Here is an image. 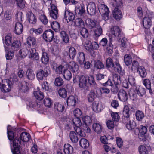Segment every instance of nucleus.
<instances>
[{"instance_id":"680f3d73","label":"nucleus","mask_w":154,"mask_h":154,"mask_svg":"<svg viewBox=\"0 0 154 154\" xmlns=\"http://www.w3.org/2000/svg\"><path fill=\"white\" fill-rule=\"evenodd\" d=\"M27 42L29 45H35L36 44V41L34 37H29L27 38Z\"/></svg>"},{"instance_id":"4c0bfd02","label":"nucleus","mask_w":154,"mask_h":154,"mask_svg":"<svg viewBox=\"0 0 154 154\" xmlns=\"http://www.w3.org/2000/svg\"><path fill=\"white\" fill-rule=\"evenodd\" d=\"M36 50L35 49H31L30 50V55L29 56V58L35 59L36 60H38L39 59L38 54V53H34V51L35 52Z\"/></svg>"},{"instance_id":"79ce46f5","label":"nucleus","mask_w":154,"mask_h":154,"mask_svg":"<svg viewBox=\"0 0 154 154\" xmlns=\"http://www.w3.org/2000/svg\"><path fill=\"white\" fill-rule=\"evenodd\" d=\"M63 76L66 80H70L72 78V74L71 71L69 69H64Z\"/></svg>"},{"instance_id":"f03ea898","label":"nucleus","mask_w":154,"mask_h":154,"mask_svg":"<svg viewBox=\"0 0 154 154\" xmlns=\"http://www.w3.org/2000/svg\"><path fill=\"white\" fill-rule=\"evenodd\" d=\"M147 130L146 127L141 125L139 128H136L134 130L135 134H138L139 138L140 140L144 141L146 140V137Z\"/></svg>"},{"instance_id":"72a5a7b5","label":"nucleus","mask_w":154,"mask_h":154,"mask_svg":"<svg viewBox=\"0 0 154 154\" xmlns=\"http://www.w3.org/2000/svg\"><path fill=\"white\" fill-rule=\"evenodd\" d=\"M102 29L100 26H97L94 30V38H96L101 35L102 33Z\"/></svg>"},{"instance_id":"412c9836","label":"nucleus","mask_w":154,"mask_h":154,"mask_svg":"<svg viewBox=\"0 0 154 154\" xmlns=\"http://www.w3.org/2000/svg\"><path fill=\"white\" fill-rule=\"evenodd\" d=\"M94 68L96 70L104 68L105 66L100 60H96L94 61Z\"/></svg>"},{"instance_id":"f3484780","label":"nucleus","mask_w":154,"mask_h":154,"mask_svg":"<svg viewBox=\"0 0 154 154\" xmlns=\"http://www.w3.org/2000/svg\"><path fill=\"white\" fill-rule=\"evenodd\" d=\"M48 76V72L47 71H44L43 70L40 69L37 71L36 77L38 79L42 80L43 78H45Z\"/></svg>"},{"instance_id":"09e8293b","label":"nucleus","mask_w":154,"mask_h":154,"mask_svg":"<svg viewBox=\"0 0 154 154\" xmlns=\"http://www.w3.org/2000/svg\"><path fill=\"white\" fill-rule=\"evenodd\" d=\"M135 92L139 96L141 97L145 94L146 93L145 89L141 87H136Z\"/></svg>"},{"instance_id":"de8ad7c7","label":"nucleus","mask_w":154,"mask_h":154,"mask_svg":"<svg viewBox=\"0 0 154 154\" xmlns=\"http://www.w3.org/2000/svg\"><path fill=\"white\" fill-rule=\"evenodd\" d=\"M135 116L137 119L139 121H141L144 117V113L142 111L140 110L136 111Z\"/></svg>"},{"instance_id":"13d9d810","label":"nucleus","mask_w":154,"mask_h":154,"mask_svg":"<svg viewBox=\"0 0 154 154\" xmlns=\"http://www.w3.org/2000/svg\"><path fill=\"white\" fill-rule=\"evenodd\" d=\"M41 60L42 62L45 64H47L48 63V54L46 52H43Z\"/></svg>"},{"instance_id":"3c124183","label":"nucleus","mask_w":154,"mask_h":154,"mask_svg":"<svg viewBox=\"0 0 154 154\" xmlns=\"http://www.w3.org/2000/svg\"><path fill=\"white\" fill-rule=\"evenodd\" d=\"M72 124H73L76 127L82 125L81 121L79 117H75L72 120Z\"/></svg>"},{"instance_id":"f704fd0d","label":"nucleus","mask_w":154,"mask_h":154,"mask_svg":"<svg viewBox=\"0 0 154 154\" xmlns=\"http://www.w3.org/2000/svg\"><path fill=\"white\" fill-rule=\"evenodd\" d=\"M114 64L115 63L113 62L111 58H108L107 59L106 63V66L107 69H112L113 67L114 66Z\"/></svg>"},{"instance_id":"864d4df0","label":"nucleus","mask_w":154,"mask_h":154,"mask_svg":"<svg viewBox=\"0 0 154 154\" xmlns=\"http://www.w3.org/2000/svg\"><path fill=\"white\" fill-rule=\"evenodd\" d=\"M76 12H77L78 14L82 15L85 13V8L83 4H81L75 9Z\"/></svg>"},{"instance_id":"37998d69","label":"nucleus","mask_w":154,"mask_h":154,"mask_svg":"<svg viewBox=\"0 0 154 154\" xmlns=\"http://www.w3.org/2000/svg\"><path fill=\"white\" fill-rule=\"evenodd\" d=\"M58 94L60 97L65 98L67 95V91L64 88H61L58 90Z\"/></svg>"},{"instance_id":"39448f33","label":"nucleus","mask_w":154,"mask_h":154,"mask_svg":"<svg viewBox=\"0 0 154 154\" xmlns=\"http://www.w3.org/2000/svg\"><path fill=\"white\" fill-rule=\"evenodd\" d=\"M100 97V91L99 89L91 90L88 94L87 98L89 102H91L97 97Z\"/></svg>"},{"instance_id":"69168bd1","label":"nucleus","mask_w":154,"mask_h":154,"mask_svg":"<svg viewBox=\"0 0 154 154\" xmlns=\"http://www.w3.org/2000/svg\"><path fill=\"white\" fill-rule=\"evenodd\" d=\"M75 23L77 26L80 27L84 24V22L81 19L78 18L75 20Z\"/></svg>"},{"instance_id":"a878e982","label":"nucleus","mask_w":154,"mask_h":154,"mask_svg":"<svg viewBox=\"0 0 154 154\" xmlns=\"http://www.w3.org/2000/svg\"><path fill=\"white\" fill-rule=\"evenodd\" d=\"M86 24L88 28L91 29L95 26L96 23L95 20L88 18L86 20Z\"/></svg>"},{"instance_id":"4d7b16f0","label":"nucleus","mask_w":154,"mask_h":154,"mask_svg":"<svg viewBox=\"0 0 154 154\" xmlns=\"http://www.w3.org/2000/svg\"><path fill=\"white\" fill-rule=\"evenodd\" d=\"M51 26L52 29L55 31L60 29V24L57 21H54L52 22L51 23Z\"/></svg>"},{"instance_id":"20e7f679","label":"nucleus","mask_w":154,"mask_h":154,"mask_svg":"<svg viewBox=\"0 0 154 154\" xmlns=\"http://www.w3.org/2000/svg\"><path fill=\"white\" fill-rule=\"evenodd\" d=\"M98 9L100 14L102 15V19L105 21L108 20L109 18V11L107 6L101 4L99 6Z\"/></svg>"},{"instance_id":"a211bd4d","label":"nucleus","mask_w":154,"mask_h":154,"mask_svg":"<svg viewBox=\"0 0 154 154\" xmlns=\"http://www.w3.org/2000/svg\"><path fill=\"white\" fill-rule=\"evenodd\" d=\"M27 17L29 22L32 24H35L36 22V18L31 11H28L26 14Z\"/></svg>"},{"instance_id":"cd10ccee","label":"nucleus","mask_w":154,"mask_h":154,"mask_svg":"<svg viewBox=\"0 0 154 154\" xmlns=\"http://www.w3.org/2000/svg\"><path fill=\"white\" fill-rule=\"evenodd\" d=\"M26 78L29 80H32L35 78V75L33 70L30 68H28L26 72Z\"/></svg>"},{"instance_id":"b1692460","label":"nucleus","mask_w":154,"mask_h":154,"mask_svg":"<svg viewBox=\"0 0 154 154\" xmlns=\"http://www.w3.org/2000/svg\"><path fill=\"white\" fill-rule=\"evenodd\" d=\"M11 49L14 51H17L21 47V42L19 40L14 41L11 44Z\"/></svg>"},{"instance_id":"774afa93","label":"nucleus","mask_w":154,"mask_h":154,"mask_svg":"<svg viewBox=\"0 0 154 154\" xmlns=\"http://www.w3.org/2000/svg\"><path fill=\"white\" fill-rule=\"evenodd\" d=\"M128 81L129 84L131 86H134L135 84V78L131 75H128Z\"/></svg>"},{"instance_id":"473e14b6","label":"nucleus","mask_w":154,"mask_h":154,"mask_svg":"<svg viewBox=\"0 0 154 154\" xmlns=\"http://www.w3.org/2000/svg\"><path fill=\"white\" fill-rule=\"evenodd\" d=\"M28 84L26 82L24 81L22 83H20L19 86L20 89L24 93H27L29 91V87L28 86Z\"/></svg>"},{"instance_id":"9b49d317","label":"nucleus","mask_w":154,"mask_h":154,"mask_svg":"<svg viewBox=\"0 0 154 154\" xmlns=\"http://www.w3.org/2000/svg\"><path fill=\"white\" fill-rule=\"evenodd\" d=\"M88 13L91 15H94L96 12V5L94 3L90 2L87 7Z\"/></svg>"},{"instance_id":"052dcab7","label":"nucleus","mask_w":154,"mask_h":154,"mask_svg":"<svg viewBox=\"0 0 154 154\" xmlns=\"http://www.w3.org/2000/svg\"><path fill=\"white\" fill-rule=\"evenodd\" d=\"M106 50L109 54H112L113 53V45L112 44V38H110L108 46L107 47Z\"/></svg>"},{"instance_id":"49530a36","label":"nucleus","mask_w":154,"mask_h":154,"mask_svg":"<svg viewBox=\"0 0 154 154\" xmlns=\"http://www.w3.org/2000/svg\"><path fill=\"white\" fill-rule=\"evenodd\" d=\"M124 60L125 64L127 66L130 65L132 61V60L131 58V56L128 54H125L124 56Z\"/></svg>"},{"instance_id":"c9c22d12","label":"nucleus","mask_w":154,"mask_h":154,"mask_svg":"<svg viewBox=\"0 0 154 154\" xmlns=\"http://www.w3.org/2000/svg\"><path fill=\"white\" fill-rule=\"evenodd\" d=\"M54 108L58 112H62L64 110L65 107L63 104L57 102L55 103L54 105Z\"/></svg>"},{"instance_id":"bf43d9fd","label":"nucleus","mask_w":154,"mask_h":154,"mask_svg":"<svg viewBox=\"0 0 154 154\" xmlns=\"http://www.w3.org/2000/svg\"><path fill=\"white\" fill-rule=\"evenodd\" d=\"M139 151L140 154H148V151L144 146L141 145L139 147Z\"/></svg>"},{"instance_id":"c756f323","label":"nucleus","mask_w":154,"mask_h":154,"mask_svg":"<svg viewBox=\"0 0 154 154\" xmlns=\"http://www.w3.org/2000/svg\"><path fill=\"white\" fill-rule=\"evenodd\" d=\"M79 144L81 147L84 149L87 148L89 146V141L84 138H82L80 140Z\"/></svg>"},{"instance_id":"a18cd8bd","label":"nucleus","mask_w":154,"mask_h":154,"mask_svg":"<svg viewBox=\"0 0 154 154\" xmlns=\"http://www.w3.org/2000/svg\"><path fill=\"white\" fill-rule=\"evenodd\" d=\"M80 33L84 38H87L88 36L89 33L88 30L85 27L81 28L80 29Z\"/></svg>"},{"instance_id":"f8f14e48","label":"nucleus","mask_w":154,"mask_h":154,"mask_svg":"<svg viewBox=\"0 0 154 154\" xmlns=\"http://www.w3.org/2000/svg\"><path fill=\"white\" fill-rule=\"evenodd\" d=\"M17 138H18L20 142L21 140L24 142H28L29 140V133L26 132H23L20 134V139L18 137H16L15 138L13 141Z\"/></svg>"},{"instance_id":"423d86ee","label":"nucleus","mask_w":154,"mask_h":154,"mask_svg":"<svg viewBox=\"0 0 154 154\" xmlns=\"http://www.w3.org/2000/svg\"><path fill=\"white\" fill-rule=\"evenodd\" d=\"M129 109L127 106H124L123 111L124 118H123L122 122L123 123L126 125L131 121L129 118Z\"/></svg>"},{"instance_id":"ddd939ff","label":"nucleus","mask_w":154,"mask_h":154,"mask_svg":"<svg viewBox=\"0 0 154 154\" xmlns=\"http://www.w3.org/2000/svg\"><path fill=\"white\" fill-rule=\"evenodd\" d=\"M64 18L67 21L68 23V20L69 21H72L75 18V16L74 14L68 11H65L64 12Z\"/></svg>"},{"instance_id":"7c9ffc66","label":"nucleus","mask_w":154,"mask_h":154,"mask_svg":"<svg viewBox=\"0 0 154 154\" xmlns=\"http://www.w3.org/2000/svg\"><path fill=\"white\" fill-rule=\"evenodd\" d=\"M33 94L36 99L38 100H41L44 97L43 93L40 91L39 90L35 91L33 92Z\"/></svg>"},{"instance_id":"338daca9","label":"nucleus","mask_w":154,"mask_h":154,"mask_svg":"<svg viewBox=\"0 0 154 154\" xmlns=\"http://www.w3.org/2000/svg\"><path fill=\"white\" fill-rule=\"evenodd\" d=\"M11 83H12L13 85L14 83H16L17 82L18 79L16 75H11L10 76L9 79Z\"/></svg>"},{"instance_id":"c03bdc74","label":"nucleus","mask_w":154,"mask_h":154,"mask_svg":"<svg viewBox=\"0 0 154 154\" xmlns=\"http://www.w3.org/2000/svg\"><path fill=\"white\" fill-rule=\"evenodd\" d=\"M113 81L116 85H119L121 82L120 75L117 74H114L113 77Z\"/></svg>"},{"instance_id":"a19ab883","label":"nucleus","mask_w":154,"mask_h":154,"mask_svg":"<svg viewBox=\"0 0 154 154\" xmlns=\"http://www.w3.org/2000/svg\"><path fill=\"white\" fill-rule=\"evenodd\" d=\"M82 121L84 123L85 126L86 125H90L91 124L92 122L91 119V117L88 116H86L83 117Z\"/></svg>"},{"instance_id":"5701e85b","label":"nucleus","mask_w":154,"mask_h":154,"mask_svg":"<svg viewBox=\"0 0 154 154\" xmlns=\"http://www.w3.org/2000/svg\"><path fill=\"white\" fill-rule=\"evenodd\" d=\"M73 151V147L69 144H65L63 151L65 154H72Z\"/></svg>"},{"instance_id":"c85d7f7f","label":"nucleus","mask_w":154,"mask_h":154,"mask_svg":"<svg viewBox=\"0 0 154 154\" xmlns=\"http://www.w3.org/2000/svg\"><path fill=\"white\" fill-rule=\"evenodd\" d=\"M76 102L75 98L72 95L69 96L67 100V104L69 106H75Z\"/></svg>"},{"instance_id":"4be33fe9","label":"nucleus","mask_w":154,"mask_h":154,"mask_svg":"<svg viewBox=\"0 0 154 154\" xmlns=\"http://www.w3.org/2000/svg\"><path fill=\"white\" fill-rule=\"evenodd\" d=\"M60 36L62 41L64 43L67 44L69 42V37L66 32L61 31L60 33Z\"/></svg>"},{"instance_id":"f257e3e1","label":"nucleus","mask_w":154,"mask_h":154,"mask_svg":"<svg viewBox=\"0 0 154 154\" xmlns=\"http://www.w3.org/2000/svg\"><path fill=\"white\" fill-rule=\"evenodd\" d=\"M88 78L87 76L84 75H76L73 78L74 83H78L79 87L80 88L84 89L87 87Z\"/></svg>"},{"instance_id":"393cba45","label":"nucleus","mask_w":154,"mask_h":154,"mask_svg":"<svg viewBox=\"0 0 154 154\" xmlns=\"http://www.w3.org/2000/svg\"><path fill=\"white\" fill-rule=\"evenodd\" d=\"M70 138L72 142L76 143L78 141L79 138L76 133L73 131H70L69 134Z\"/></svg>"},{"instance_id":"58836bf2","label":"nucleus","mask_w":154,"mask_h":154,"mask_svg":"<svg viewBox=\"0 0 154 154\" xmlns=\"http://www.w3.org/2000/svg\"><path fill=\"white\" fill-rule=\"evenodd\" d=\"M137 71L139 72L140 76L142 78L145 77L146 76L147 72L146 69L143 66H140L137 68Z\"/></svg>"},{"instance_id":"2eb2a0df","label":"nucleus","mask_w":154,"mask_h":154,"mask_svg":"<svg viewBox=\"0 0 154 154\" xmlns=\"http://www.w3.org/2000/svg\"><path fill=\"white\" fill-rule=\"evenodd\" d=\"M92 105L93 110L97 112H100L103 109L101 103L98 101L94 102Z\"/></svg>"},{"instance_id":"8fccbe9b","label":"nucleus","mask_w":154,"mask_h":154,"mask_svg":"<svg viewBox=\"0 0 154 154\" xmlns=\"http://www.w3.org/2000/svg\"><path fill=\"white\" fill-rule=\"evenodd\" d=\"M64 81L62 78L60 77H58L56 78L55 79L54 85L57 86H60L63 84Z\"/></svg>"},{"instance_id":"603ef678","label":"nucleus","mask_w":154,"mask_h":154,"mask_svg":"<svg viewBox=\"0 0 154 154\" xmlns=\"http://www.w3.org/2000/svg\"><path fill=\"white\" fill-rule=\"evenodd\" d=\"M136 126V124L134 121L133 120L131 121L126 125V128L129 130H132L135 128Z\"/></svg>"},{"instance_id":"7ed1b4c3","label":"nucleus","mask_w":154,"mask_h":154,"mask_svg":"<svg viewBox=\"0 0 154 154\" xmlns=\"http://www.w3.org/2000/svg\"><path fill=\"white\" fill-rule=\"evenodd\" d=\"M17 19L18 22H17L15 24L14 31L17 35H20L22 33L23 30V26L20 21H22V13H20L16 14Z\"/></svg>"},{"instance_id":"ea45409f","label":"nucleus","mask_w":154,"mask_h":154,"mask_svg":"<svg viewBox=\"0 0 154 154\" xmlns=\"http://www.w3.org/2000/svg\"><path fill=\"white\" fill-rule=\"evenodd\" d=\"M76 54V50L74 47H71L69 48V54L71 59L73 60Z\"/></svg>"},{"instance_id":"0e129e2a","label":"nucleus","mask_w":154,"mask_h":154,"mask_svg":"<svg viewBox=\"0 0 154 154\" xmlns=\"http://www.w3.org/2000/svg\"><path fill=\"white\" fill-rule=\"evenodd\" d=\"M74 128L76 134H78L79 135L82 137H83L85 136V134H84V133L82 131L81 128L79 127V126H75Z\"/></svg>"},{"instance_id":"6e6552de","label":"nucleus","mask_w":154,"mask_h":154,"mask_svg":"<svg viewBox=\"0 0 154 154\" xmlns=\"http://www.w3.org/2000/svg\"><path fill=\"white\" fill-rule=\"evenodd\" d=\"M152 18V16L150 15L149 17L146 16L143 18V25L146 29H149L151 26V19Z\"/></svg>"},{"instance_id":"6ab92c4d","label":"nucleus","mask_w":154,"mask_h":154,"mask_svg":"<svg viewBox=\"0 0 154 154\" xmlns=\"http://www.w3.org/2000/svg\"><path fill=\"white\" fill-rule=\"evenodd\" d=\"M112 69L114 70L121 75H123L124 74L122 72V67L118 61H116L115 62L114 66L113 67Z\"/></svg>"},{"instance_id":"e433bc0d","label":"nucleus","mask_w":154,"mask_h":154,"mask_svg":"<svg viewBox=\"0 0 154 154\" xmlns=\"http://www.w3.org/2000/svg\"><path fill=\"white\" fill-rule=\"evenodd\" d=\"M29 51L26 48H23L20 50L19 52V56L20 58H24L27 55Z\"/></svg>"},{"instance_id":"5fc2aeb1","label":"nucleus","mask_w":154,"mask_h":154,"mask_svg":"<svg viewBox=\"0 0 154 154\" xmlns=\"http://www.w3.org/2000/svg\"><path fill=\"white\" fill-rule=\"evenodd\" d=\"M10 126V125H8L7 127V134H8V137L9 139V140L10 141H12L13 142V140L15 139L14 138V133L13 132L11 131H9V126Z\"/></svg>"},{"instance_id":"2f4dec72","label":"nucleus","mask_w":154,"mask_h":154,"mask_svg":"<svg viewBox=\"0 0 154 154\" xmlns=\"http://www.w3.org/2000/svg\"><path fill=\"white\" fill-rule=\"evenodd\" d=\"M92 128L94 131L98 134H100L102 132V127L99 123H94L92 125Z\"/></svg>"},{"instance_id":"e2e57ef3","label":"nucleus","mask_w":154,"mask_h":154,"mask_svg":"<svg viewBox=\"0 0 154 154\" xmlns=\"http://www.w3.org/2000/svg\"><path fill=\"white\" fill-rule=\"evenodd\" d=\"M112 121L115 122H117L119 121L120 117L117 112H112L111 113Z\"/></svg>"},{"instance_id":"6e6d98bb","label":"nucleus","mask_w":154,"mask_h":154,"mask_svg":"<svg viewBox=\"0 0 154 154\" xmlns=\"http://www.w3.org/2000/svg\"><path fill=\"white\" fill-rule=\"evenodd\" d=\"M97 80L105 82L107 80V76L103 74L98 73L96 75Z\"/></svg>"},{"instance_id":"0eeeda50","label":"nucleus","mask_w":154,"mask_h":154,"mask_svg":"<svg viewBox=\"0 0 154 154\" xmlns=\"http://www.w3.org/2000/svg\"><path fill=\"white\" fill-rule=\"evenodd\" d=\"M111 32L112 34L115 37L120 38L122 36V32L121 31L119 27L117 26H115L112 27L111 29Z\"/></svg>"},{"instance_id":"4468645a","label":"nucleus","mask_w":154,"mask_h":154,"mask_svg":"<svg viewBox=\"0 0 154 154\" xmlns=\"http://www.w3.org/2000/svg\"><path fill=\"white\" fill-rule=\"evenodd\" d=\"M85 48L87 51L91 53V56H93L94 55L95 51L93 50L92 44L91 41L89 40L87 41L85 45Z\"/></svg>"},{"instance_id":"dca6fc26","label":"nucleus","mask_w":154,"mask_h":154,"mask_svg":"<svg viewBox=\"0 0 154 154\" xmlns=\"http://www.w3.org/2000/svg\"><path fill=\"white\" fill-rule=\"evenodd\" d=\"M118 97L119 100L122 102H125L128 99V95L124 90H120L119 93Z\"/></svg>"},{"instance_id":"bb28decb","label":"nucleus","mask_w":154,"mask_h":154,"mask_svg":"<svg viewBox=\"0 0 154 154\" xmlns=\"http://www.w3.org/2000/svg\"><path fill=\"white\" fill-rule=\"evenodd\" d=\"M12 36L10 34H8L6 35L5 38V39L3 40V43L5 44L7 46H9L11 45L12 42Z\"/></svg>"},{"instance_id":"aec40b11","label":"nucleus","mask_w":154,"mask_h":154,"mask_svg":"<svg viewBox=\"0 0 154 154\" xmlns=\"http://www.w3.org/2000/svg\"><path fill=\"white\" fill-rule=\"evenodd\" d=\"M85 54L83 52L78 53L77 60L80 65H83L85 61Z\"/></svg>"},{"instance_id":"1a4fd4ad","label":"nucleus","mask_w":154,"mask_h":154,"mask_svg":"<svg viewBox=\"0 0 154 154\" xmlns=\"http://www.w3.org/2000/svg\"><path fill=\"white\" fill-rule=\"evenodd\" d=\"M68 69L73 73L77 72L78 71L79 65L74 61L70 62L68 65Z\"/></svg>"},{"instance_id":"9d476101","label":"nucleus","mask_w":154,"mask_h":154,"mask_svg":"<svg viewBox=\"0 0 154 154\" xmlns=\"http://www.w3.org/2000/svg\"><path fill=\"white\" fill-rule=\"evenodd\" d=\"M114 18L117 20H119L122 17V13L117 7H116L112 11Z\"/></svg>"}]
</instances>
